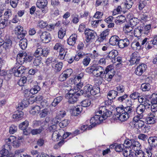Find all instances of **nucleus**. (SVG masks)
I'll return each mask as SVG.
<instances>
[{"label": "nucleus", "mask_w": 157, "mask_h": 157, "mask_svg": "<svg viewBox=\"0 0 157 157\" xmlns=\"http://www.w3.org/2000/svg\"><path fill=\"white\" fill-rule=\"evenodd\" d=\"M126 107H118L116 108V111L118 116V117L121 121H126L132 116L134 112V109L131 99H127L125 102Z\"/></svg>", "instance_id": "f257e3e1"}, {"label": "nucleus", "mask_w": 157, "mask_h": 157, "mask_svg": "<svg viewBox=\"0 0 157 157\" xmlns=\"http://www.w3.org/2000/svg\"><path fill=\"white\" fill-rule=\"evenodd\" d=\"M26 53L24 51L19 53L17 55V61L15 66L12 69V71L14 75L17 77H21L25 71V68L22 65L26 62L25 56Z\"/></svg>", "instance_id": "f03ea898"}, {"label": "nucleus", "mask_w": 157, "mask_h": 157, "mask_svg": "<svg viewBox=\"0 0 157 157\" xmlns=\"http://www.w3.org/2000/svg\"><path fill=\"white\" fill-rule=\"evenodd\" d=\"M124 146L128 147L131 149L133 150L138 155H142L143 151L140 150L141 145L139 141L134 139H128L125 140Z\"/></svg>", "instance_id": "7ed1b4c3"}, {"label": "nucleus", "mask_w": 157, "mask_h": 157, "mask_svg": "<svg viewBox=\"0 0 157 157\" xmlns=\"http://www.w3.org/2000/svg\"><path fill=\"white\" fill-rule=\"evenodd\" d=\"M37 33L40 40L43 43H48L52 40L51 34L46 31H42L41 30H39Z\"/></svg>", "instance_id": "20e7f679"}, {"label": "nucleus", "mask_w": 157, "mask_h": 157, "mask_svg": "<svg viewBox=\"0 0 157 157\" xmlns=\"http://www.w3.org/2000/svg\"><path fill=\"white\" fill-rule=\"evenodd\" d=\"M6 144L4 145L5 148H10L11 147L10 144L12 143V145L14 147H17L20 145V141L18 140H16L15 137L13 136H10V137L5 140Z\"/></svg>", "instance_id": "39448f33"}, {"label": "nucleus", "mask_w": 157, "mask_h": 157, "mask_svg": "<svg viewBox=\"0 0 157 157\" xmlns=\"http://www.w3.org/2000/svg\"><path fill=\"white\" fill-rule=\"evenodd\" d=\"M81 91H78L76 93L73 94L71 93H70V94H66V98L68 100V102L70 104H74L77 102L78 100V97L82 93H80Z\"/></svg>", "instance_id": "423d86ee"}, {"label": "nucleus", "mask_w": 157, "mask_h": 157, "mask_svg": "<svg viewBox=\"0 0 157 157\" xmlns=\"http://www.w3.org/2000/svg\"><path fill=\"white\" fill-rule=\"evenodd\" d=\"M95 116L91 118L90 120V123L91 124L88 127L89 129H91L92 127H94L96 124H100L104 119V118H102V116L101 117L100 116V114L99 113H97L96 111L95 112Z\"/></svg>", "instance_id": "0eeeda50"}, {"label": "nucleus", "mask_w": 157, "mask_h": 157, "mask_svg": "<svg viewBox=\"0 0 157 157\" xmlns=\"http://www.w3.org/2000/svg\"><path fill=\"white\" fill-rule=\"evenodd\" d=\"M49 52L50 50L48 48H39L36 49L34 53V56L36 57L41 56L47 57L49 53Z\"/></svg>", "instance_id": "6e6552de"}, {"label": "nucleus", "mask_w": 157, "mask_h": 157, "mask_svg": "<svg viewBox=\"0 0 157 157\" xmlns=\"http://www.w3.org/2000/svg\"><path fill=\"white\" fill-rule=\"evenodd\" d=\"M96 112L97 113L100 114L102 116V118H104V120L110 116L112 114V112L106 109V107L105 106H101L99 107L98 110Z\"/></svg>", "instance_id": "1a4fd4ad"}, {"label": "nucleus", "mask_w": 157, "mask_h": 157, "mask_svg": "<svg viewBox=\"0 0 157 157\" xmlns=\"http://www.w3.org/2000/svg\"><path fill=\"white\" fill-rule=\"evenodd\" d=\"M139 101L141 103V105H143L146 109L150 108L151 105L152 104V102L151 100H149L148 98L142 96L138 98Z\"/></svg>", "instance_id": "9d476101"}, {"label": "nucleus", "mask_w": 157, "mask_h": 157, "mask_svg": "<svg viewBox=\"0 0 157 157\" xmlns=\"http://www.w3.org/2000/svg\"><path fill=\"white\" fill-rule=\"evenodd\" d=\"M85 33L86 38V41L87 42L92 41L94 40L96 34L93 30H86Z\"/></svg>", "instance_id": "9b49d317"}, {"label": "nucleus", "mask_w": 157, "mask_h": 157, "mask_svg": "<svg viewBox=\"0 0 157 157\" xmlns=\"http://www.w3.org/2000/svg\"><path fill=\"white\" fill-rule=\"evenodd\" d=\"M94 72V75L97 77L103 76L105 75L104 68L100 66H95Z\"/></svg>", "instance_id": "f8f14e48"}, {"label": "nucleus", "mask_w": 157, "mask_h": 157, "mask_svg": "<svg viewBox=\"0 0 157 157\" xmlns=\"http://www.w3.org/2000/svg\"><path fill=\"white\" fill-rule=\"evenodd\" d=\"M15 31L17 34V37L19 39L24 38L27 33L26 31L24 30L23 27L20 25L18 26L17 27Z\"/></svg>", "instance_id": "ddd939ff"}, {"label": "nucleus", "mask_w": 157, "mask_h": 157, "mask_svg": "<svg viewBox=\"0 0 157 157\" xmlns=\"http://www.w3.org/2000/svg\"><path fill=\"white\" fill-rule=\"evenodd\" d=\"M139 118L138 116H135L133 118V122L136 127L142 129L144 126V123L143 121L140 120L141 118Z\"/></svg>", "instance_id": "4468645a"}, {"label": "nucleus", "mask_w": 157, "mask_h": 157, "mask_svg": "<svg viewBox=\"0 0 157 157\" xmlns=\"http://www.w3.org/2000/svg\"><path fill=\"white\" fill-rule=\"evenodd\" d=\"M117 55L118 52L117 51L113 50L109 53L106 56V58L107 59H110L113 63H116L115 57Z\"/></svg>", "instance_id": "2eb2a0df"}, {"label": "nucleus", "mask_w": 157, "mask_h": 157, "mask_svg": "<svg viewBox=\"0 0 157 157\" xmlns=\"http://www.w3.org/2000/svg\"><path fill=\"white\" fill-rule=\"evenodd\" d=\"M147 67V65L144 64L139 65L136 68L135 72L136 75L140 76L145 71Z\"/></svg>", "instance_id": "dca6fc26"}, {"label": "nucleus", "mask_w": 157, "mask_h": 157, "mask_svg": "<svg viewBox=\"0 0 157 157\" xmlns=\"http://www.w3.org/2000/svg\"><path fill=\"white\" fill-rule=\"evenodd\" d=\"M146 109L143 105H140L136 108V110L137 113L139 115L136 116L139 117L140 118H142L143 115L145 113V109Z\"/></svg>", "instance_id": "f3484780"}, {"label": "nucleus", "mask_w": 157, "mask_h": 157, "mask_svg": "<svg viewBox=\"0 0 157 157\" xmlns=\"http://www.w3.org/2000/svg\"><path fill=\"white\" fill-rule=\"evenodd\" d=\"M130 43L129 41L127 38L119 39L117 44L118 47L121 48H124L128 46Z\"/></svg>", "instance_id": "a211bd4d"}, {"label": "nucleus", "mask_w": 157, "mask_h": 157, "mask_svg": "<svg viewBox=\"0 0 157 157\" xmlns=\"http://www.w3.org/2000/svg\"><path fill=\"white\" fill-rule=\"evenodd\" d=\"M140 60V58L137 52H134L132 54L131 58L130 63L132 64H138Z\"/></svg>", "instance_id": "6ab92c4d"}, {"label": "nucleus", "mask_w": 157, "mask_h": 157, "mask_svg": "<svg viewBox=\"0 0 157 157\" xmlns=\"http://www.w3.org/2000/svg\"><path fill=\"white\" fill-rule=\"evenodd\" d=\"M147 141L150 146L152 147L157 146V136H151L148 139Z\"/></svg>", "instance_id": "aec40b11"}, {"label": "nucleus", "mask_w": 157, "mask_h": 157, "mask_svg": "<svg viewBox=\"0 0 157 157\" xmlns=\"http://www.w3.org/2000/svg\"><path fill=\"white\" fill-rule=\"evenodd\" d=\"M61 132H64L63 131H60L59 132L56 131L53 132L52 134V138L55 141H58L62 139Z\"/></svg>", "instance_id": "412c9836"}, {"label": "nucleus", "mask_w": 157, "mask_h": 157, "mask_svg": "<svg viewBox=\"0 0 157 157\" xmlns=\"http://www.w3.org/2000/svg\"><path fill=\"white\" fill-rule=\"evenodd\" d=\"M77 39V35L76 34H72L67 40V43L70 45L73 46L75 44Z\"/></svg>", "instance_id": "4be33fe9"}, {"label": "nucleus", "mask_w": 157, "mask_h": 157, "mask_svg": "<svg viewBox=\"0 0 157 157\" xmlns=\"http://www.w3.org/2000/svg\"><path fill=\"white\" fill-rule=\"evenodd\" d=\"M56 63H52V66L56 72H59L61 70L63 66V63L62 62H58L57 61Z\"/></svg>", "instance_id": "5701e85b"}, {"label": "nucleus", "mask_w": 157, "mask_h": 157, "mask_svg": "<svg viewBox=\"0 0 157 157\" xmlns=\"http://www.w3.org/2000/svg\"><path fill=\"white\" fill-rule=\"evenodd\" d=\"M124 146V145L118 144L117 143H115L111 145L109 147L111 149H114L116 151L119 152L123 150Z\"/></svg>", "instance_id": "b1692460"}, {"label": "nucleus", "mask_w": 157, "mask_h": 157, "mask_svg": "<svg viewBox=\"0 0 157 157\" xmlns=\"http://www.w3.org/2000/svg\"><path fill=\"white\" fill-rule=\"evenodd\" d=\"M24 113L21 110L16 112L13 115V117L14 119L16 121H19L21 120L23 117Z\"/></svg>", "instance_id": "393cba45"}, {"label": "nucleus", "mask_w": 157, "mask_h": 157, "mask_svg": "<svg viewBox=\"0 0 157 157\" xmlns=\"http://www.w3.org/2000/svg\"><path fill=\"white\" fill-rule=\"evenodd\" d=\"M47 0H38L36 3L37 7L40 9H44L47 5Z\"/></svg>", "instance_id": "a878e982"}, {"label": "nucleus", "mask_w": 157, "mask_h": 157, "mask_svg": "<svg viewBox=\"0 0 157 157\" xmlns=\"http://www.w3.org/2000/svg\"><path fill=\"white\" fill-rule=\"evenodd\" d=\"M92 88V86L88 84L84 87L83 91L82 92L84 94H86L88 96H90L91 95Z\"/></svg>", "instance_id": "bb28decb"}, {"label": "nucleus", "mask_w": 157, "mask_h": 157, "mask_svg": "<svg viewBox=\"0 0 157 157\" xmlns=\"http://www.w3.org/2000/svg\"><path fill=\"white\" fill-rule=\"evenodd\" d=\"M120 39L119 37L117 35L112 36L109 39V44L112 45H116Z\"/></svg>", "instance_id": "cd10ccee"}, {"label": "nucleus", "mask_w": 157, "mask_h": 157, "mask_svg": "<svg viewBox=\"0 0 157 157\" xmlns=\"http://www.w3.org/2000/svg\"><path fill=\"white\" fill-rule=\"evenodd\" d=\"M29 104V102L27 99H24L22 102L18 104V110H21L24 108L27 107Z\"/></svg>", "instance_id": "c85d7f7f"}, {"label": "nucleus", "mask_w": 157, "mask_h": 157, "mask_svg": "<svg viewBox=\"0 0 157 157\" xmlns=\"http://www.w3.org/2000/svg\"><path fill=\"white\" fill-rule=\"evenodd\" d=\"M12 44V42L10 39H6L5 42H3L2 46L5 50H6L11 47Z\"/></svg>", "instance_id": "c756f323"}, {"label": "nucleus", "mask_w": 157, "mask_h": 157, "mask_svg": "<svg viewBox=\"0 0 157 157\" xmlns=\"http://www.w3.org/2000/svg\"><path fill=\"white\" fill-rule=\"evenodd\" d=\"M125 89V87L124 86L119 84L116 86L115 90L119 95H121L124 92Z\"/></svg>", "instance_id": "7c9ffc66"}, {"label": "nucleus", "mask_w": 157, "mask_h": 157, "mask_svg": "<svg viewBox=\"0 0 157 157\" xmlns=\"http://www.w3.org/2000/svg\"><path fill=\"white\" fill-rule=\"evenodd\" d=\"M40 107L39 106L35 105L32 106L30 111V113L33 115L37 114L39 113V112L40 111Z\"/></svg>", "instance_id": "2f4dec72"}, {"label": "nucleus", "mask_w": 157, "mask_h": 157, "mask_svg": "<svg viewBox=\"0 0 157 157\" xmlns=\"http://www.w3.org/2000/svg\"><path fill=\"white\" fill-rule=\"evenodd\" d=\"M151 25L150 24L145 26L144 28L143 27V34L146 36L150 35L151 34Z\"/></svg>", "instance_id": "473e14b6"}, {"label": "nucleus", "mask_w": 157, "mask_h": 157, "mask_svg": "<svg viewBox=\"0 0 157 157\" xmlns=\"http://www.w3.org/2000/svg\"><path fill=\"white\" fill-rule=\"evenodd\" d=\"M50 114V110L48 108H45L42 110L39 114L40 117L41 118L47 117Z\"/></svg>", "instance_id": "72a5a7b5"}, {"label": "nucleus", "mask_w": 157, "mask_h": 157, "mask_svg": "<svg viewBox=\"0 0 157 157\" xmlns=\"http://www.w3.org/2000/svg\"><path fill=\"white\" fill-rule=\"evenodd\" d=\"M134 35L135 36L138 37L143 34V27H138L135 29L134 30Z\"/></svg>", "instance_id": "f704fd0d"}, {"label": "nucleus", "mask_w": 157, "mask_h": 157, "mask_svg": "<svg viewBox=\"0 0 157 157\" xmlns=\"http://www.w3.org/2000/svg\"><path fill=\"white\" fill-rule=\"evenodd\" d=\"M119 95L118 94L116 90H112L109 91L108 94V96H109V97H108L109 99H114L116 97L118 96Z\"/></svg>", "instance_id": "c9c22d12"}, {"label": "nucleus", "mask_w": 157, "mask_h": 157, "mask_svg": "<svg viewBox=\"0 0 157 157\" xmlns=\"http://www.w3.org/2000/svg\"><path fill=\"white\" fill-rule=\"evenodd\" d=\"M155 115L154 114L150 115L148 117H146V121L147 123L148 124H152L155 123V119L154 118Z\"/></svg>", "instance_id": "e433bc0d"}, {"label": "nucleus", "mask_w": 157, "mask_h": 157, "mask_svg": "<svg viewBox=\"0 0 157 157\" xmlns=\"http://www.w3.org/2000/svg\"><path fill=\"white\" fill-rule=\"evenodd\" d=\"M126 19L125 16L120 15L117 17L115 21V22L117 24H121L124 22Z\"/></svg>", "instance_id": "4c0bfd02"}, {"label": "nucleus", "mask_w": 157, "mask_h": 157, "mask_svg": "<svg viewBox=\"0 0 157 157\" xmlns=\"http://www.w3.org/2000/svg\"><path fill=\"white\" fill-rule=\"evenodd\" d=\"M19 46L23 50L25 49L27 47V40L26 38L20 39Z\"/></svg>", "instance_id": "58836bf2"}, {"label": "nucleus", "mask_w": 157, "mask_h": 157, "mask_svg": "<svg viewBox=\"0 0 157 157\" xmlns=\"http://www.w3.org/2000/svg\"><path fill=\"white\" fill-rule=\"evenodd\" d=\"M44 129L43 126L40 127L38 128L33 129L31 131V133L33 135H36L40 134L44 132Z\"/></svg>", "instance_id": "ea45409f"}, {"label": "nucleus", "mask_w": 157, "mask_h": 157, "mask_svg": "<svg viewBox=\"0 0 157 157\" xmlns=\"http://www.w3.org/2000/svg\"><path fill=\"white\" fill-rule=\"evenodd\" d=\"M64 48V45L60 43H56L53 47V49L59 52Z\"/></svg>", "instance_id": "a19ab883"}, {"label": "nucleus", "mask_w": 157, "mask_h": 157, "mask_svg": "<svg viewBox=\"0 0 157 157\" xmlns=\"http://www.w3.org/2000/svg\"><path fill=\"white\" fill-rule=\"evenodd\" d=\"M108 34V31L105 30L100 35V36L98 39V41L100 42H103L105 39L106 36Z\"/></svg>", "instance_id": "79ce46f5"}, {"label": "nucleus", "mask_w": 157, "mask_h": 157, "mask_svg": "<svg viewBox=\"0 0 157 157\" xmlns=\"http://www.w3.org/2000/svg\"><path fill=\"white\" fill-rule=\"evenodd\" d=\"M71 18H72L71 22L74 24H76L79 21V15L75 13H74L71 14Z\"/></svg>", "instance_id": "37998d69"}, {"label": "nucleus", "mask_w": 157, "mask_h": 157, "mask_svg": "<svg viewBox=\"0 0 157 157\" xmlns=\"http://www.w3.org/2000/svg\"><path fill=\"white\" fill-rule=\"evenodd\" d=\"M62 96H59L55 98L52 103V106H56L63 99Z\"/></svg>", "instance_id": "c03bdc74"}, {"label": "nucleus", "mask_w": 157, "mask_h": 157, "mask_svg": "<svg viewBox=\"0 0 157 157\" xmlns=\"http://www.w3.org/2000/svg\"><path fill=\"white\" fill-rule=\"evenodd\" d=\"M82 110V107L81 105L77 106L75 109L73 113V115L78 116Z\"/></svg>", "instance_id": "a18cd8bd"}, {"label": "nucleus", "mask_w": 157, "mask_h": 157, "mask_svg": "<svg viewBox=\"0 0 157 157\" xmlns=\"http://www.w3.org/2000/svg\"><path fill=\"white\" fill-rule=\"evenodd\" d=\"M128 97V95L125 94L118 98L117 100L119 102L124 103L126 101Z\"/></svg>", "instance_id": "49530a36"}, {"label": "nucleus", "mask_w": 157, "mask_h": 157, "mask_svg": "<svg viewBox=\"0 0 157 157\" xmlns=\"http://www.w3.org/2000/svg\"><path fill=\"white\" fill-rule=\"evenodd\" d=\"M100 92V89L99 86H92V88L91 95H94Z\"/></svg>", "instance_id": "de8ad7c7"}, {"label": "nucleus", "mask_w": 157, "mask_h": 157, "mask_svg": "<svg viewBox=\"0 0 157 157\" xmlns=\"http://www.w3.org/2000/svg\"><path fill=\"white\" fill-rule=\"evenodd\" d=\"M132 48L134 50H139L141 48V46L139 42L133 41L131 44Z\"/></svg>", "instance_id": "09e8293b"}, {"label": "nucleus", "mask_w": 157, "mask_h": 157, "mask_svg": "<svg viewBox=\"0 0 157 157\" xmlns=\"http://www.w3.org/2000/svg\"><path fill=\"white\" fill-rule=\"evenodd\" d=\"M67 52V50L65 48L59 52V54L58 56V58L60 59H64L66 55Z\"/></svg>", "instance_id": "8fccbe9b"}, {"label": "nucleus", "mask_w": 157, "mask_h": 157, "mask_svg": "<svg viewBox=\"0 0 157 157\" xmlns=\"http://www.w3.org/2000/svg\"><path fill=\"white\" fill-rule=\"evenodd\" d=\"M40 87L38 85L34 86L30 90V93L32 94L37 93L40 90Z\"/></svg>", "instance_id": "3c124183"}, {"label": "nucleus", "mask_w": 157, "mask_h": 157, "mask_svg": "<svg viewBox=\"0 0 157 157\" xmlns=\"http://www.w3.org/2000/svg\"><path fill=\"white\" fill-rule=\"evenodd\" d=\"M141 88L143 91H147L150 89L151 86L148 83H144L141 85Z\"/></svg>", "instance_id": "603ef678"}, {"label": "nucleus", "mask_w": 157, "mask_h": 157, "mask_svg": "<svg viewBox=\"0 0 157 157\" xmlns=\"http://www.w3.org/2000/svg\"><path fill=\"white\" fill-rule=\"evenodd\" d=\"M91 104V101L88 99L82 100L81 103V106L83 107H87L89 106Z\"/></svg>", "instance_id": "864d4df0"}, {"label": "nucleus", "mask_w": 157, "mask_h": 157, "mask_svg": "<svg viewBox=\"0 0 157 157\" xmlns=\"http://www.w3.org/2000/svg\"><path fill=\"white\" fill-rule=\"evenodd\" d=\"M133 4V2L132 0H126L124 4L125 7L127 10L131 8Z\"/></svg>", "instance_id": "5fc2aeb1"}, {"label": "nucleus", "mask_w": 157, "mask_h": 157, "mask_svg": "<svg viewBox=\"0 0 157 157\" xmlns=\"http://www.w3.org/2000/svg\"><path fill=\"white\" fill-rule=\"evenodd\" d=\"M29 122L28 121L26 120L22 123L20 124L19 127V128L21 129H26L28 126Z\"/></svg>", "instance_id": "6e6d98bb"}, {"label": "nucleus", "mask_w": 157, "mask_h": 157, "mask_svg": "<svg viewBox=\"0 0 157 157\" xmlns=\"http://www.w3.org/2000/svg\"><path fill=\"white\" fill-rule=\"evenodd\" d=\"M47 25V22L41 20L38 21V26L41 29H44Z\"/></svg>", "instance_id": "4d7b16f0"}, {"label": "nucleus", "mask_w": 157, "mask_h": 157, "mask_svg": "<svg viewBox=\"0 0 157 157\" xmlns=\"http://www.w3.org/2000/svg\"><path fill=\"white\" fill-rule=\"evenodd\" d=\"M133 27L129 24L125 25L124 27V30L126 33H129L132 31Z\"/></svg>", "instance_id": "13d9d810"}, {"label": "nucleus", "mask_w": 157, "mask_h": 157, "mask_svg": "<svg viewBox=\"0 0 157 157\" xmlns=\"http://www.w3.org/2000/svg\"><path fill=\"white\" fill-rule=\"evenodd\" d=\"M70 122L68 120L65 119L59 123V126L61 128H64L67 126Z\"/></svg>", "instance_id": "bf43d9fd"}, {"label": "nucleus", "mask_w": 157, "mask_h": 157, "mask_svg": "<svg viewBox=\"0 0 157 157\" xmlns=\"http://www.w3.org/2000/svg\"><path fill=\"white\" fill-rule=\"evenodd\" d=\"M95 66H92L87 67L86 69V72L89 74H92L94 75Z\"/></svg>", "instance_id": "052dcab7"}, {"label": "nucleus", "mask_w": 157, "mask_h": 157, "mask_svg": "<svg viewBox=\"0 0 157 157\" xmlns=\"http://www.w3.org/2000/svg\"><path fill=\"white\" fill-rule=\"evenodd\" d=\"M66 34V30L65 29L61 28L58 33V36L60 39H62Z\"/></svg>", "instance_id": "680f3d73"}, {"label": "nucleus", "mask_w": 157, "mask_h": 157, "mask_svg": "<svg viewBox=\"0 0 157 157\" xmlns=\"http://www.w3.org/2000/svg\"><path fill=\"white\" fill-rule=\"evenodd\" d=\"M91 59L90 57L88 56H86L83 59L82 63L84 66H87L89 64Z\"/></svg>", "instance_id": "e2e57ef3"}, {"label": "nucleus", "mask_w": 157, "mask_h": 157, "mask_svg": "<svg viewBox=\"0 0 157 157\" xmlns=\"http://www.w3.org/2000/svg\"><path fill=\"white\" fill-rule=\"evenodd\" d=\"M61 117L60 116L57 115L53 118L52 121V124L53 125L57 124L60 121Z\"/></svg>", "instance_id": "0e129e2a"}, {"label": "nucleus", "mask_w": 157, "mask_h": 157, "mask_svg": "<svg viewBox=\"0 0 157 157\" xmlns=\"http://www.w3.org/2000/svg\"><path fill=\"white\" fill-rule=\"evenodd\" d=\"M129 24L134 27L138 23V20L137 18H133L130 19L129 21Z\"/></svg>", "instance_id": "69168bd1"}, {"label": "nucleus", "mask_w": 157, "mask_h": 157, "mask_svg": "<svg viewBox=\"0 0 157 157\" xmlns=\"http://www.w3.org/2000/svg\"><path fill=\"white\" fill-rule=\"evenodd\" d=\"M154 44L151 40L148 41L145 45V48L147 50L151 48Z\"/></svg>", "instance_id": "338daca9"}, {"label": "nucleus", "mask_w": 157, "mask_h": 157, "mask_svg": "<svg viewBox=\"0 0 157 157\" xmlns=\"http://www.w3.org/2000/svg\"><path fill=\"white\" fill-rule=\"evenodd\" d=\"M17 130V126L12 125L10 127L9 132L11 134H13L16 132Z\"/></svg>", "instance_id": "774afa93"}]
</instances>
